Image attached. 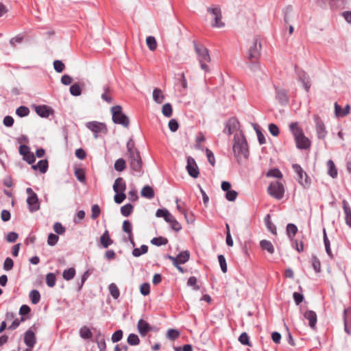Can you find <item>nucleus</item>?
Wrapping results in <instances>:
<instances>
[{
  "mask_svg": "<svg viewBox=\"0 0 351 351\" xmlns=\"http://www.w3.org/2000/svg\"><path fill=\"white\" fill-rule=\"evenodd\" d=\"M261 41L258 38H255L247 54L249 67L252 71L258 70L260 68L258 59L261 56Z\"/></svg>",
  "mask_w": 351,
  "mask_h": 351,
  "instance_id": "nucleus-1",
  "label": "nucleus"
},
{
  "mask_svg": "<svg viewBox=\"0 0 351 351\" xmlns=\"http://www.w3.org/2000/svg\"><path fill=\"white\" fill-rule=\"evenodd\" d=\"M233 153L237 158L243 157L247 158L249 155L247 141L243 134H235L232 147Z\"/></svg>",
  "mask_w": 351,
  "mask_h": 351,
  "instance_id": "nucleus-2",
  "label": "nucleus"
},
{
  "mask_svg": "<svg viewBox=\"0 0 351 351\" xmlns=\"http://www.w3.org/2000/svg\"><path fill=\"white\" fill-rule=\"evenodd\" d=\"M193 45L201 69L205 72H208L209 66L207 63L210 62L211 60L208 49L203 45L198 44L195 41Z\"/></svg>",
  "mask_w": 351,
  "mask_h": 351,
  "instance_id": "nucleus-3",
  "label": "nucleus"
},
{
  "mask_svg": "<svg viewBox=\"0 0 351 351\" xmlns=\"http://www.w3.org/2000/svg\"><path fill=\"white\" fill-rule=\"evenodd\" d=\"M112 119L114 123L121 125L128 128L130 125V120L127 115L122 111V107L119 105L111 108Z\"/></svg>",
  "mask_w": 351,
  "mask_h": 351,
  "instance_id": "nucleus-4",
  "label": "nucleus"
},
{
  "mask_svg": "<svg viewBox=\"0 0 351 351\" xmlns=\"http://www.w3.org/2000/svg\"><path fill=\"white\" fill-rule=\"evenodd\" d=\"M130 167L134 176L140 177L143 174V161L139 152L129 155Z\"/></svg>",
  "mask_w": 351,
  "mask_h": 351,
  "instance_id": "nucleus-5",
  "label": "nucleus"
},
{
  "mask_svg": "<svg viewBox=\"0 0 351 351\" xmlns=\"http://www.w3.org/2000/svg\"><path fill=\"white\" fill-rule=\"evenodd\" d=\"M268 193L276 199H282L285 195L284 185L278 182L274 181L270 183L267 188Z\"/></svg>",
  "mask_w": 351,
  "mask_h": 351,
  "instance_id": "nucleus-6",
  "label": "nucleus"
},
{
  "mask_svg": "<svg viewBox=\"0 0 351 351\" xmlns=\"http://www.w3.org/2000/svg\"><path fill=\"white\" fill-rule=\"evenodd\" d=\"M26 193L28 194L27 204L29 211L34 213L38 210L40 203L36 193L31 188H27Z\"/></svg>",
  "mask_w": 351,
  "mask_h": 351,
  "instance_id": "nucleus-7",
  "label": "nucleus"
},
{
  "mask_svg": "<svg viewBox=\"0 0 351 351\" xmlns=\"http://www.w3.org/2000/svg\"><path fill=\"white\" fill-rule=\"evenodd\" d=\"M292 168L294 172L298 176V182L304 187H308L311 184V179L309 178L306 173L304 171L302 167L298 164H293Z\"/></svg>",
  "mask_w": 351,
  "mask_h": 351,
  "instance_id": "nucleus-8",
  "label": "nucleus"
},
{
  "mask_svg": "<svg viewBox=\"0 0 351 351\" xmlns=\"http://www.w3.org/2000/svg\"><path fill=\"white\" fill-rule=\"evenodd\" d=\"M86 128L94 133L95 138L98 137L99 134H106L108 129L105 123L98 121H89L86 124Z\"/></svg>",
  "mask_w": 351,
  "mask_h": 351,
  "instance_id": "nucleus-9",
  "label": "nucleus"
},
{
  "mask_svg": "<svg viewBox=\"0 0 351 351\" xmlns=\"http://www.w3.org/2000/svg\"><path fill=\"white\" fill-rule=\"evenodd\" d=\"M165 258L171 261L174 266H177L178 263H186L189 260L190 253L188 250H185L180 252L176 257L167 254Z\"/></svg>",
  "mask_w": 351,
  "mask_h": 351,
  "instance_id": "nucleus-10",
  "label": "nucleus"
},
{
  "mask_svg": "<svg viewBox=\"0 0 351 351\" xmlns=\"http://www.w3.org/2000/svg\"><path fill=\"white\" fill-rule=\"evenodd\" d=\"M207 11L214 16V21L212 23V26L215 27H222L224 23L221 21V12L219 7L208 8Z\"/></svg>",
  "mask_w": 351,
  "mask_h": 351,
  "instance_id": "nucleus-11",
  "label": "nucleus"
},
{
  "mask_svg": "<svg viewBox=\"0 0 351 351\" xmlns=\"http://www.w3.org/2000/svg\"><path fill=\"white\" fill-rule=\"evenodd\" d=\"M313 119L318 138L324 139L327 135V131L323 121L317 114H315Z\"/></svg>",
  "mask_w": 351,
  "mask_h": 351,
  "instance_id": "nucleus-12",
  "label": "nucleus"
},
{
  "mask_svg": "<svg viewBox=\"0 0 351 351\" xmlns=\"http://www.w3.org/2000/svg\"><path fill=\"white\" fill-rule=\"evenodd\" d=\"M186 170L190 176L197 178L199 176V171L195 160L191 156L187 158Z\"/></svg>",
  "mask_w": 351,
  "mask_h": 351,
  "instance_id": "nucleus-13",
  "label": "nucleus"
},
{
  "mask_svg": "<svg viewBox=\"0 0 351 351\" xmlns=\"http://www.w3.org/2000/svg\"><path fill=\"white\" fill-rule=\"evenodd\" d=\"M137 330L140 335L144 337L149 332L153 331L154 327L144 319H140L137 323Z\"/></svg>",
  "mask_w": 351,
  "mask_h": 351,
  "instance_id": "nucleus-14",
  "label": "nucleus"
},
{
  "mask_svg": "<svg viewBox=\"0 0 351 351\" xmlns=\"http://www.w3.org/2000/svg\"><path fill=\"white\" fill-rule=\"evenodd\" d=\"M239 123L234 117L228 119L225 125L223 132L228 136H230L234 132L239 128Z\"/></svg>",
  "mask_w": 351,
  "mask_h": 351,
  "instance_id": "nucleus-15",
  "label": "nucleus"
},
{
  "mask_svg": "<svg viewBox=\"0 0 351 351\" xmlns=\"http://www.w3.org/2000/svg\"><path fill=\"white\" fill-rule=\"evenodd\" d=\"M36 114L42 118H48L53 113V110L46 105H39L34 107Z\"/></svg>",
  "mask_w": 351,
  "mask_h": 351,
  "instance_id": "nucleus-16",
  "label": "nucleus"
},
{
  "mask_svg": "<svg viewBox=\"0 0 351 351\" xmlns=\"http://www.w3.org/2000/svg\"><path fill=\"white\" fill-rule=\"evenodd\" d=\"M295 141L297 148L300 149H308L311 145V141L305 136L304 134L295 138Z\"/></svg>",
  "mask_w": 351,
  "mask_h": 351,
  "instance_id": "nucleus-17",
  "label": "nucleus"
},
{
  "mask_svg": "<svg viewBox=\"0 0 351 351\" xmlns=\"http://www.w3.org/2000/svg\"><path fill=\"white\" fill-rule=\"evenodd\" d=\"M24 343L28 348H33L36 343L35 333L32 330L31 328L25 332Z\"/></svg>",
  "mask_w": 351,
  "mask_h": 351,
  "instance_id": "nucleus-18",
  "label": "nucleus"
},
{
  "mask_svg": "<svg viewBox=\"0 0 351 351\" xmlns=\"http://www.w3.org/2000/svg\"><path fill=\"white\" fill-rule=\"evenodd\" d=\"M297 75L299 79V81L302 83L303 86L306 92L309 91L311 84L309 76L308 74L304 71H298Z\"/></svg>",
  "mask_w": 351,
  "mask_h": 351,
  "instance_id": "nucleus-19",
  "label": "nucleus"
},
{
  "mask_svg": "<svg viewBox=\"0 0 351 351\" xmlns=\"http://www.w3.org/2000/svg\"><path fill=\"white\" fill-rule=\"evenodd\" d=\"M95 331V342L97 344V347L99 349V351H106V343L105 341V335L102 333L99 330L94 329Z\"/></svg>",
  "mask_w": 351,
  "mask_h": 351,
  "instance_id": "nucleus-20",
  "label": "nucleus"
},
{
  "mask_svg": "<svg viewBox=\"0 0 351 351\" xmlns=\"http://www.w3.org/2000/svg\"><path fill=\"white\" fill-rule=\"evenodd\" d=\"M304 317L308 321V325L311 328L315 329L317 321L316 313L313 311L308 310L304 313Z\"/></svg>",
  "mask_w": 351,
  "mask_h": 351,
  "instance_id": "nucleus-21",
  "label": "nucleus"
},
{
  "mask_svg": "<svg viewBox=\"0 0 351 351\" xmlns=\"http://www.w3.org/2000/svg\"><path fill=\"white\" fill-rule=\"evenodd\" d=\"M101 245L104 248H108L113 243V240L110 239V234L108 230H106L99 238Z\"/></svg>",
  "mask_w": 351,
  "mask_h": 351,
  "instance_id": "nucleus-22",
  "label": "nucleus"
},
{
  "mask_svg": "<svg viewBox=\"0 0 351 351\" xmlns=\"http://www.w3.org/2000/svg\"><path fill=\"white\" fill-rule=\"evenodd\" d=\"M342 207L345 214L346 223L351 228V208L346 199L342 201Z\"/></svg>",
  "mask_w": 351,
  "mask_h": 351,
  "instance_id": "nucleus-23",
  "label": "nucleus"
},
{
  "mask_svg": "<svg viewBox=\"0 0 351 351\" xmlns=\"http://www.w3.org/2000/svg\"><path fill=\"white\" fill-rule=\"evenodd\" d=\"M276 97L279 101V103L284 106L288 104L289 97L287 95V93L285 90L282 89H276Z\"/></svg>",
  "mask_w": 351,
  "mask_h": 351,
  "instance_id": "nucleus-24",
  "label": "nucleus"
},
{
  "mask_svg": "<svg viewBox=\"0 0 351 351\" xmlns=\"http://www.w3.org/2000/svg\"><path fill=\"white\" fill-rule=\"evenodd\" d=\"M126 189V184L125 180L122 178H118L115 180L113 184V191L117 193H123Z\"/></svg>",
  "mask_w": 351,
  "mask_h": 351,
  "instance_id": "nucleus-25",
  "label": "nucleus"
},
{
  "mask_svg": "<svg viewBox=\"0 0 351 351\" xmlns=\"http://www.w3.org/2000/svg\"><path fill=\"white\" fill-rule=\"evenodd\" d=\"M289 130L294 136V138L304 134L302 128L299 125L298 122H292L289 125Z\"/></svg>",
  "mask_w": 351,
  "mask_h": 351,
  "instance_id": "nucleus-26",
  "label": "nucleus"
},
{
  "mask_svg": "<svg viewBox=\"0 0 351 351\" xmlns=\"http://www.w3.org/2000/svg\"><path fill=\"white\" fill-rule=\"evenodd\" d=\"M327 167L328 171L327 173L328 176H330L332 178H336L338 175L337 169L336 168V166L334 163V162L332 160H328L327 161Z\"/></svg>",
  "mask_w": 351,
  "mask_h": 351,
  "instance_id": "nucleus-27",
  "label": "nucleus"
},
{
  "mask_svg": "<svg viewBox=\"0 0 351 351\" xmlns=\"http://www.w3.org/2000/svg\"><path fill=\"white\" fill-rule=\"evenodd\" d=\"M260 247L263 250L267 251L270 254H273L274 253V247L271 241L268 240H261L260 241Z\"/></svg>",
  "mask_w": 351,
  "mask_h": 351,
  "instance_id": "nucleus-28",
  "label": "nucleus"
},
{
  "mask_svg": "<svg viewBox=\"0 0 351 351\" xmlns=\"http://www.w3.org/2000/svg\"><path fill=\"white\" fill-rule=\"evenodd\" d=\"M32 168L35 170L38 169L41 173H45L48 169V162L47 160H41L36 165H33Z\"/></svg>",
  "mask_w": 351,
  "mask_h": 351,
  "instance_id": "nucleus-29",
  "label": "nucleus"
},
{
  "mask_svg": "<svg viewBox=\"0 0 351 351\" xmlns=\"http://www.w3.org/2000/svg\"><path fill=\"white\" fill-rule=\"evenodd\" d=\"M141 193L143 197L149 199H151L154 197V191L153 188L148 185L143 187Z\"/></svg>",
  "mask_w": 351,
  "mask_h": 351,
  "instance_id": "nucleus-30",
  "label": "nucleus"
},
{
  "mask_svg": "<svg viewBox=\"0 0 351 351\" xmlns=\"http://www.w3.org/2000/svg\"><path fill=\"white\" fill-rule=\"evenodd\" d=\"M323 232H324V237H324V243L326 252L327 254L328 255V256L330 258H332L333 254H332L331 249H330V241L327 237L326 232L325 229H324Z\"/></svg>",
  "mask_w": 351,
  "mask_h": 351,
  "instance_id": "nucleus-31",
  "label": "nucleus"
},
{
  "mask_svg": "<svg viewBox=\"0 0 351 351\" xmlns=\"http://www.w3.org/2000/svg\"><path fill=\"white\" fill-rule=\"evenodd\" d=\"M108 290H109L110 294L114 299L117 300L119 298V297L120 295V292H119V289L117 287V286L116 285V284H114V283L110 284L108 286Z\"/></svg>",
  "mask_w": 351,
  "mask_h": 351,
  "instance_id": "nucleus-32",
  "label": "nucleus"
},
{
  "mask_svg": "<svg viewBox=\"0 0 351 351\" xmlns=\"http://www.w3.org/2000/svg\"><path fill=\"white\" fill-rule=\"evenodd\" d=\"M79 332L80 337L84 339H91L93 337V334L90 330L86 326L82 327L80 329Z\"/></svg>",
  "mask_w": 351,
  "mask_h": 351,
  "instance_id": "nucleus-33",
  "label": "nucleus"
},
{
  "mask_svg": "<svg viewBox=\"0 0 351 351\" xmlns=\"http://www.w3.org/2000/svg\"><path fill=\"white\" fill-rule=\"evenodd\" d=\"M165 97L162 93V91L158 88H155L153 90V99L158 104L162 103Z\"/></svg>",
  "mask_w": 351,
  "mask_h": 351,
  "instance_id": "nucleus-34",
  "label": "nucleus"
},
{
  "mask_svg": "<svg viewBox=\"0 0 351 351\" xmlns=\"http://www.w3.org/2000/svg\"><path fill=\"white\" fill-rule=\"evenodd\" d=\"M134 206L131 204H127L121 208V213L124 217L130 216L133 212Z\"/></svg>",
  "mask_w": 351,
  "mask_h": 351,
  "instance_id": "nucleus-35",
  "label": "nucleus"
},
{
  "mask_svg": "<svg viewBox=\"0 0 351 351\" xmlns=\"http://www.w3.org/2000/svg\"><path fill=\"white\" fill-rule=\"evenodd\" d=\"M82 86L78 83H75L70 86V93L73 96H80L82 93Z\"/></svg>",
  "mask_w": 351,
  "mask_h": 351,
  "instance_id": "nucleus-36",
  "label": "nucleus"
},
{
  "mask_svg": "<svg viewBox=\"0 0 351 351\" xmlns=\"http://www.w3.org/2000/svg\"><path fill=\"white\" fill-rule=\"evenodd\" d=\"M298 232L297 226L293 223H288L287 226V234L290 239L295 235Z\"/></svg>",
  "mask_w": 351,
  "mask_h": 351,
  "instance_id": "nucleus-37",
  "label": "nucleus"
},
{
  "mask_svg": "<svg viewBox=\"0 0 351 351\" xmlns=\"http://www.w3.org/2000/svg\"><path fill=\"white\" fill-rule=\"evenodd\" d=\"M148 251V247L146 245H142L140 248H134L132 250V255L134 257H139L142 254H146Z\"/></svg>",
  "mask_w": 351,
  "mask_h": 351,
  "instance_id": "nucleus-38",
  "label": "nucleus"
},
{
  "mask_svg": "<svg viewBox=\"0 0 351 351\" xmlns=\"http://www.w3.org/2000/svg\"><path fill=\"white\" fill-rule=\"evenodd\" d=\"M75 275V269L73 267H70L63 271L62 277L66 280H70L74 278Z\"/></svg>",
  "mask_w": 351,
  "mask_h": 351,
  "instance_id": "nucleus-39",
  "label": "nucleus"
},
{
  "mask_svg": "<svg viewBox=\"0 0 351 351\" xmlns=\"http://www.w3.org/2000/svg\"><path fill=\"white\" fill-rule=\"evenodd\" d=\"M265 222L267 229L274 234H276V226L271 221L270 215H267L265 217Z\"/></svg>",
  "mask_w": 351,
  "mask_h": 351,
  "instance_id": "nucleus-40",
  "label": "nucleus"
},
{
  "mask_svg": "<svg viewBox=\"0 0 351 351\" xmlns=\"http://www.w3.org/2000/svg\"><path fill=\"white\" fill-rule=\"evenodd\" d=\"M29 298L34 304H36L40 300V294L38 290L34 289L29 293Z\"/></svg>",
  "mask_w": 351,
  "mask_h": 351,
  "instance_id": "nucleus-41",
  "label": "nucleus"
},
{
  "mask_svg": "<svg viewBox=\"0 0 351 351\" xmlns=\"http://www.w3.org/2000/svg\"><path fill=\"white\" fill-rule=\"evenodd\" d=\"M168 243V239L162 237H154L151 240V243L156 246H161L166 245Z\"/></svg>",
  "mask_w": 351,
  "mask_h": 351,
  "instance_id": "nucleus-42",
  "label": "nucleus"
},
{
  "mask_svg": "<svg viewBox=\"0 0 351 351\" xmlns=\"http://www.w3.org/2000/svg\"><path fill=\"white\" fill-rule=\"evenodd\" d=\"M127 342L130 346H138L140 343V339L137 335L131 333L128 337Z\"/></svg>",
  "mask_w": 351,
  "mask_h": 351,
  "instance_id": "nucleus-43",
  "label": "nucleus"
},
{
  "mask_svg": "<svg viewBox=\"0 0 351 351\" xmlns=\"http://www.w3.org/2000/svg\"><path fill=\"white\" fill-rule=\"evenodd\" d=\"M126 167V163L124 159L119 158L114 162V169L117 171H123Z\"/></svg>",
  "mask_w": 351,
  "mask_h": 351,
  "instance_id": "nucleus-44",
  "label": "nucleus"
},
{
  "mask_svg": "<svg viewBox=\"0 0 351 351\" xmlns=\"http://www.w3.org/2000/svg\"><path fill=\"white\" fill-rule=\"evenodd\" d=\"M293 12L292 5H287L283 10L284 21L286 23H289Z\"/></svg>",
  "mask_w": 351,
  "mask_h": 351,
  "instance_id": "nucleus-45",
  "label": "nucleus"
},
{
  "mask_svg": "<svg viewBox=\"0 0 351 351\" xmlns=\"http://www.w3.org/2000/svg\"><path fill=\"white\" fill-rule=\"evenodd\" d=\"M126 147L128 155H131L135 152H139L138 149L135 147L134 142L132 138H130L128 141Z\"/></svg>",
  "mask_w": 351,
  "mask_h": 351,
  "instance_id": "nucleus-46",
  "label": "nucleus"
},
{
  "mask_svg": "<svg viewBox=\"0 0 351 351\" xmlns=\"http://www.w3.org/2000/svg\"><path fill=\"white\" fill-rule=\"evenodd\" d=\"M239 342L245 346H252V343L250 341V337L247 332H242L239 337Z\"/></svg>",
  "mask_w": 351,
  "mask_h": 351,
  "instance_id": "nucleus-47",
  "label": "nucleus"
},
{
  "mask_svg": "<svg viewBox=\"0 0 351 351\" xmlns=\"http://www.w3.org/2000/svg\"><path fill=\"white\" fill-rule=\"evenodd\" d=\"M56 278L53 273H49L46 276V283L48 287H53L56 285Z\"/></svg>",
  "mask_w": 351,
  "mask_h": 351,
  "instance_id": "nucleus-48",
  "label": "nucleus"
},
{
  "mask_svg": "<svg viewBox=\"0 0 351 351\" xmlns=\"http://www.w3.org/2000/svg\"><path fill=\"white\" fill-rule=\"evenodd\" d=\"M146 43H147L148 48L151 51H154L156 49L157 43H156V38L154 36H148L146 38Z\"/></svg>",
  "mask_w": 351,
  "mask_h": 351,
  "instance_id": "nucleus-49",
  "label": "nucleus"
},
{
  "mask_svg": "<svg viewBox=\"0 0 351 351\" xmlns=\"http://www.w3.org/2000/svg\"><path fill=\"white\" fill-rule=\"evenodd\" d=\"M29 110L27 107L21 106L16 110V114L20 117H24L29 114Z\"/></svg>",
  "mask_w": 351,
  "mask_h": 351,
  "instance_id": "nucleus-50",
  "label": "nucleus"
},
{
  "mask_svg": "<svg viewBox=\"0 0 351 351\" xmlns=\"http://www.w3.org/2000/svg\"><path fill=\"white\" fill-rule=\"evenodd\" d=\"M312 266L316 273H319L321 271V263L319 258L315 256H312Z\"/></svg>",
  "mask_w": 351,
  "mask_h": 351,
  "instance_id": "nucleus-51",
  "label": "nucleus"
},
{
  "mask_svg": "<svg viewBox=\"0 0 351 351\" xmlns=\"http://www.w3.org/2000/svg\"><path fill=\"white\" fill-rule=\"evenodd\" d=\"M162 112L166 117H170L172 115V106L169 103L163 105Z\"/></svg>",
  "mask_w": 351,
  "mask_h": 351,
  "instance_id": "nucleus-52",
  "label": "nucleus"
},
{
  "mask_svg": "<svg viewBox=\"0 0 351 351\" xmlns=\"http://www.w3.org/2000/svg\"><path fill=\"white\" fill-rule=\"evenodd\" d=\"M266 176L267 177L276 178L279 179L282 178V172L278 169H270L267 171Z\"/></svg>",
  "mask_w": 351,
  "mask_h": 351,
  "instance_id": "nucleus-53",
  "label": "nucleus"
},
{
  "mask_svg": "<svg viewBox=\"0 0 351 351\" xmlns=\"http://www.w3.org/2000/svg\"><path fill=\"white\" fill-rule=\"evenodd\" d=\"M75 176L80 182H85L86 175L84 171L82 169H76L75 170Z\"/></svg>",
  "mask_w": 351,
  "mask_h": 351,
  "instance_id": "nucleus-54",
  "label": "nucleus"
},
{
  "mask_svg": "<svg viewBox=\"0 0 351 351\" xmlns=\"http://www.w3.org/2000/svg\"><path fill=\"white\" fill-rule=\"evenodd\" d=\"M59 237L53 233H50L47 238V244L50 246H54L58 241Z\"/></svg>",
  "mask_w": 351,
  "mask_h": 351,
  "instance_id": "nucleus-55",
  "label": "nucleus"
},
{
  "mask_svg": "<svg viewBox=\"0 0 351 351\" xmlns=\"http://www.w3.org/2000/svg\"><path fill=\"white\" fill-rule=\"evenodd\" d=\"M100 208L97 204H94L91 208V219H96L100 215Z\"/></svg>",
  "mask_w": 351,
  "mask_h": 351,
  "instance_id": "nucleus-56",
  "label": "nucleus"
},
{
  "mask_svg": "<svg viewBox=\"0 0 351 351\" xmlns=\"http://www.w3.org/2000/svg\"><path fill=\"white\" fill-rule=\"evenodd\" d=\"M123 230L129 235L133 234L132 226L128 220H125L123 223Z\"/></svg>",
  "mask_w": 351,
  "mask_h": 351,
  "instance_id": "nucleus-57",
  "label": "nucleus"
},
{
  "mask_svg": "<svg viewBox=\"0 0 351 351\" xmlns=\"http://www.w3.org/2000/svg\"><path fill=\"white\" fill-rule=\"evenodd\" d=\"M180 336V332L176 329H169L167 331V337L171 340H175Z\"/></svg>",
  "mask_w": 351,
  "mask_h": 351,
  "instance_id": "nucleus-58",
  "label": "nucleus"
},
{
  "mask_svg": "<svg viewBox=\"0 0 351 351\" xmlns=\"http://www.w3.org/2000/svg\"><path fill=\"white\" fill-rule=\"evenodd\" d=\"M104 93L101 95V99L106 101L108 104H111L112 102V97L108 95L107 93L109 90V87L108 86H105L104 87Z\"/></svg>",
  "mask_w": 351,
  "mask_h": 351,
  "instance_id": "nucleus-59",
  "label": "nucleus"
},
{
  "mask_svg": "<svg viewBox=\"0 0 351 351\" xmlns=\"http://www.w3.org/2000/svg\"><path fill=\"white\" fill-rule=\"evenodd\" d=\"M53 68L56 72L61 73L64 71L65 66L61 60H56L53 62Z\"/></svg>",
  "mask_w": 351,
  "mask_h": 351,
  "instance_id": "nucleus-60",
  "label": "nucleus"
},
{
  "mask_svg": "<svg viewBox=\"0 0 351 351\" xmlns=\"http://www.w3.org/2000/svg\"><path fill=\"white\" fill-rule=\"evenodd\" d=\"M218 261L221 267V271L223 273L227 271V264L226 261L223 255L221 254L218 256Z\"/></svg>",
  "mask_w": 351,
  "mask_h": 351,
  "instance_id": "nucleus-61",
  "label": "nucleus"
},
{
  "mask_svg": "<svg viewBox=\"0 0 351 351\" xmlns=\"http://www.w3.org/2000/svg\"><path fill=\"white\" fill-rule=\"evenodd\" d=\"M123 338V331L121 330H116L111 337V340L113 343H117L121 340Z\"/></svg>",
  "mask_w": 351,
  "mask_h": 351,
  "instance_id": "nucleus-62",
  "label": "nucleus"
},
{
  "mask_svg": "<svg viewBox=\"0 0 351 351\" xmlns=\"http://www.w3.org/2000/svg\"><path fill=\"white\" fill-rule=\"evenodd\" d=\"M140 291H141V293L143 295H144V296H146V295H149V293H150V285H149V284L147 283V282L143 283L141 285Z\"/></svg>",
  "mask_w": 351,
  "mask_h": 351,
  "instance_id": "nucleus-63",
  "label": "nucleus"
},
{
  "mask_svg": "<svg viewBox=\"0 0 351 351\" xmlns=\"http://www.w3.org/2000/svg\"><path fill=\"white\" fill-rule=\"evenodd\" d=\"M14 261L12 258L8 257L5 259L3 263V269L5 271H10L13 268Z\"/></svg>",
  "mask_w": 351,
  "mask_h": 351,
  "instance_id": "nucleus-64",
  "label": "nucleus"
}]
</instances>
